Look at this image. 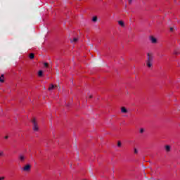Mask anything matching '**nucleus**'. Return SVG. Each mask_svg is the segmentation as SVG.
I'll return each instance as SVG.
<instances>
[{
  "label": "nucleus",
  "mask_w": 180,
  "mask_h": 180,
  "mask_svg": "<svg viewBox=\"0 0 180 180\" xmlns=\"http://www.w3.org/2000/svg\"><path fill=\"white\" fill-rule=\"evenodd\" d=\"M146 65L148 68H151L153 67V54L148 53V60L146 62Z\"/></svg>",
  "instance_id": "1"
},
{
  "label": "nucleus",
  "mask_w": 180,
  "mask_h": 180,
  "mask_svg": "<svg viewBox=\"0 0 180 180\" xmlns=\"http://www.w3.org/2000/svg\"><path fill=\"white\" fill-rule=\"evenodd\" d=\"M32 124L34 131H37L39 130V125H37V120H36V118H33Z\"/></svg>",
  "instance_id": "2"
},
{
  "label": "nucleus",
  "mask_w": 180,
  "mask_h": 180,
  "mask_svg": "<svg viewBox=\"0 0 180 180\" xmlns=\"http://www.w3.org/2000/svg\"><path fill=\"white\" fill-rule=\"evenodd\" d=\"M22 171H25V172H29L30 171V165H27L24 166L22 168Z\"/></svg>",
  "instance_id": "3"
},
{
  "label": "nucleus",
  "mask_w": 180,
  "mask_h": 180,
  "mask_svg": "<svg viewBox=\"0 0 180 180\" xmlns=\"http://www.w3.org/2000/svg\"><path fill=\"white\" fill-rule=\"evenodd\" d=\"M56 88H57L56 85L50 84L49 87L48 88V91H53V89H56Z\"/></svg>",
  "instance_id": "4"
},
{
  "label": "nucleus",
  "mask_w": 180,
  "mask_h": 180,
  "mask_svg": "<svg viewBox=\"0 0 180 180\" xmlns=\"http://www.w3.org/2000/svg\"><path fill=\"white\" fill-rule=\"evenodd\" d=\"M150 40L151 43H153V44L157 43V39L154 37H150Z\"/></svg>",
  "instance_id": "5"
},
{
  "label": "nucleus",
  "mask_w": 180,
  "mask_h": 180,
  "mask_svg": "<svg viewBox=\"0 0 180 180\" xmlns=\"http://www.w3.org/2000/svg\"><path fill=\"white\" fill-rule=\"evenodd\" d=\"M121 112L122 113H127V108H126L125 107H122L121 108Z\"/></svg>",
  "instance_id": "6"
},
{
  "label": "nucleus",
  "mask_w": 180,
  "mask_h": 180,
  "mask_svg": "<svg viewBox=\"0 0 180 180\" xmlns=\"http://www.w3.org/2000/svg\"><path fill=\"white\" fill-rule=\"evenodd\" d=\"M118 25H120L121 27H124V22L122 20L118 21Z\"/></svg>",
  "instance_id": "7"
},
{
  "label": "nucleus",
  "mask_w": 180,
  "mask_h": 180,
  "mask_svg": "<svg viewBox=\"0 0 180 180\" xmlns=\"http://www.w3.org/2000/svg\"><path fill=\"white\" fill-rule=\"evenodd\" d=\"M4 81H5V77H4V75H2L0 77V82H4Z\"/></svg>",
  "instance_id": "8"
},
{
  "label": "nucleus",
  "mask_w": 180,
  "mask_h": 180,
  "mask_svg": "<svg viewBox=\"0 0 180 180\" xmlns=\"http://www.w3.org/2000/svg\"><path fill=\"white\" fill-rule=\"evenodd\" d=\"M25 155H20L19 156V159L21 160V161H25Z\"/></svg>",
  "instance_id": "9"
},
{
  "label": "nucleus",
  "mask_w": 180,
  "mask_h": 180,
  "mask_svg": "<svg viewBox=\"0 0 180 180\" xmlns=\"http://www.w3.org/2000/svg\"><path fill=\"white\" fill-rule=\"evenodd\" d=\"M29 57H30V60H33V58H34V53H30Z\"/></svg>",
  "instance_id": "10"
},
{
  "label": "nucleus",
  "mask_w": 180,
  "mask_h": 180,
  "mask_svg": "<svg viewBox=\"0 0 180 180\" xmlns=\"http://www.w3.org/2000/svg\"><path fill=\"white\" fill-rule=\"evenodd\" d=\"M38 77H43V70H39L38 72Z\"/></svg>",
  "instance_id": "11"
},
{
  "label": "nucleus",
  "mask_w": 180,
  "mask_h": 180,
  "mask_svg": "<svg viewBox=\"0 0 180 180\" xmlns=\"http://www.w3.org/2000/svg\"><path fill=\"white\" fill-rule=\"evenodd\" d=\"M71 43H77L78 41V38H73V40L70 41Z\"/></svg>",
  "instance_id": "12"
},
{
  "label": "nucleus",
  "mask_w": 180,
  "mask_h": 180,
  "mask_svg": "<svg viewBox=\"0 0 180 180\" xmlns=\"http://www.w3.org/2000/svg\"><path fill=\"white\" fill-rule=\"evenodd\" d=\"M165 150H166V151H170V150H171V146H165Z\"/></svg>",
  "instance_id": "13"
},
{
  "label": "nucleus",
  "mask_w": 180,
  "mask_h": 180,
  "mask_svg": "<svg viewBox=\"0 0 180 180\" xmlns=\"http://www.w3.org/2000/svg\"><path fill=\"white\" fill-rule=\"evenodd\" d=\"M96 20H98V17H96V16L93 17L92 21L93 22H96Z\"/></svg>",
  "instance_id": "14"
},
{
  "label": "nucleus",
  "mask_w": 180,
  "mask_h": 180,
  "mask_svg": "<svg viewBox=\"0 0 180 180\" xmlns=\"http://www.w3.org/2000/svg\"><path fill=\"white\" fill-rule=\"evenodd\" d=\"M44 66L45 67V68H47V67H49V63H44Z\"/></svg>",
  "instance_id": "15"
},
{
  "label": "nucleus",
  "mask_w": 180,
  "mask_h": 180,
  "mask_svg": "<svg viewBox=\"0 0 180 180\" xmlns=\"http://www.w3.org/2000/svg\"><path fill=\"white\" fill-rule=\"evenodd\" d=\"M4 155V152L2 150H0V157H2Z\"/></svg>",
  "instance_id": "16"
},
{
  "label": "nucleus",
  "mask_w": 180,
  "mask_h": 180,
  "mask_svg": "<svg viewBox=\"0 0 180 180\" xmlns=\"http://www.w3.org/2000/svg\"><path fill=\"white\" fill-rule=\"evenodd\" d=\"M140 133H144V129L141 128V129H140Z\"/></svg>",
  "instance_id": "17"
},
{
  "label": "nucleus",
  "mask_w": 180,
  "mask_h": 180,
  "mask_svg": "<svg viewBox=\"0 0 180 180\" xmlns=\"http://www.w3.org/2000/svg\"><path fill=\"white\" fill-rule=\"evenodd\" d=\"M139 152L137 151V149L134 148V153L137 154Z\"/></svg>",
  "instance_id": "18"
},
{
  "label": "nucleus",
  "mask_w": 180,
  "mask_h": 180,
  "mask_svg": "<svg viewBox=\"0 0 180 180\" xmlns=\"http://www.w3.org/2000/svg\"><path fill=\"white\" fill-rule=\"evenodd\" d=\"M117 146H118V147H120V146H122V143L118 142Z\"/></svg>",
  "instance_id": "19"
},
{
  "label": "nucleus",
  "mask_w": 180,
  "mask_h": 180,
  "mask_svg": "<svg viewBox=\"0 0 180 180\" xmlns=\"http://www.w3.org/2000/svg\"><path fill=\"white\" fill-rule=\"evenodd\" d=\"M5 177H0V180H4Z\"/></svg>",
  "instance_id": "20"
},
{
  "label": "nucleus",
  "mask_w": 180,
  "mask_h": 180,
  "mask_svg": "<svg viewBox=\"0 0 180 180\" xmlns=\"http://www.w3.org/2000/svg\"><path fill=\"white\" fill-rule=\"evenodd\" d=\"M129 4H131L133 2V0H129Z\"/></svg>",
  "instance_id": "21"
},
{
  "label": "nucleus",
  "mask_w": 180,
  "mask_h": 180,
  "mask_svg": "<svg viewBox=\"0 0 180 180\" xmlns=\"http://www.w3.org/2000/svg\"><path fill=\"white\" fill-rule=\"evenodd\" d=\"M171 32L174 30V28H170Z\"/></svg>",
  "instance_id": "22"
},
{
  "label": "nucleus",
  "mask_w": 180,
  "mask_h": 180,
  "mask_svg": "<svg viewBox=\"0 0 180 180\" xmlns=\"http://www.w3.org/2000/svg\"><path fill=\"white\" fill-rule=\"evenodd\" d=\"M89 98H92V95L89 96Z\"/></svg>",
  "instance_id": "23"
},
{
  "label": "nucleus",
  "mask_w": 180,
  "mask_h": 180,
  "mask_svg": "<svg viewBox=\"0 0 180 180\" xmlns=\"http://www.w3.org/2000/svg\"><path fill=\"white\" fill-rule=\"evenodd\" d=\"M5 139H8V136H6Z\"/></svg>",
  "instance_id": "24"
}]
</instances>
